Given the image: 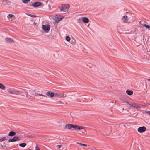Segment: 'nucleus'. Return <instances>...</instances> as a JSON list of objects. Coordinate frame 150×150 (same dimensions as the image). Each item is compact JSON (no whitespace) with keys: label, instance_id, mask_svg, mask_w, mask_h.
<instances>
[{"label":"nucleus","instance_id":"f257e3e1","mask_svg":"<svg viewBox=\"0 0 150 150\" xmlns=\"http://www.w3.org/2000/svg\"><path fill=\"white\" fill-rule=\"evenodd\" d=\"M70 6L69 4H62L61 5V8L59 7V8L61 11L66 12L67 11L69 8Z\"/></svg>","mask_w":150,"mask_h":150},{"label":"nucleus","instance_id":"f03ea898","mask_svg":"<svg viewBox=\"0 0 150 150\" xmlns=\"http://www.w3.org/2000/svg\"><path fill=\"white\" fill-rule=\"evenodd\" d=\"M42 28L45 32L47 33L48 32L50 29V26L48 25H43L42 26Z\"/></svg>","mask_w":150,"mask_h":150},{"label":"nucleus","instance_id":"7ed1b4c3","mask_svg":"<svg viewBox=\"0 0 150 150\" xmlns=\"http://www.w3.org/2000/svg\"><path fill=\"white\" fill-rule=\"evenodd\" d=\"M21 138L18 136H15L12 139H9L8 140V142H15L20 140Z\"/></svg>","mask_w":150,"mask_h":150},{"label":"nucleus","instance_id":"20e7f679","mask_svg":"<svg viewBox=\"0 0 150 150\" xmlns=\"http://www.w3.org/2000/svg\"><path fill=\"white\" fill-rule=\"evenodd\" d=\"M7 18L9 20L11 21H13L15 20L16 18L12 14H9L7 16Z\"/></svg>","mask_w":150,"mask_h":150},{"label":"nucleus","instance_id":"39448f33","mask_svg":"<svg viewBox=\"0 0 150 150\" xmlns=\"http://www.w3.org/2000/svg\"><path fill=\"white\" fill-rule=\"evenodd\" d=\"M146 130V128L145 126L140 127L137 129L138 131L141 133L144 132Z\"/></svg>","mask_w":150,"mask_h":150},{"label":"nucleus","instance_id":"423d86ee","mask_svg":"<svg viewBox=\"0 0 150 150\" xmlns=\"http://www.w3.org/2000/svg\"><path fill=\"white\" fill-rule=\"evenodd\" d=\"M75 126V125L73 124H66L65 126V128L69 129H71L73 128L74 129Z\"/></svg>","mask_w":150,"mask_h":150},{"label":"nucleus","instance_id":"0eeeda50","mask_svg":"<svg viewBox=\"0 0 150 150\" xmlns=\"http://www.w3.org/2000/svg\"><path fill=\"white\" fill-rule=\"evenodd\" d=\"M42 3L40 2H37L32 4V5L35 7H38L42 5Z\"/></svg>","mask_w":150,"mask_h":150},{"label":"nucleus","instance_id":"6e6552de","mask_svg":"<svg viewBox=\"0 0 150 150\" xmlns=\"http://www.w3.org/2000/svg\"><path fill=\"white\" fill-rule=\"evenodd\" d=\"M121 19L124 22H128V18L127 16H124L122 17Z\"/></svg>","mask_w":150,"mask_h":150},{"label":"nucleus","instance_id":"1a4fd4ad","mask_svg":"<svg viewBox=\"0 0 150 150\" xmlns=\"http://www.w3.org/2000/svg\"><path fill=\"white\" fill-rule=\"evenodd\" d=\"M47 96H49L50 97L52 98L54 96V93L51 91H49L46 93Z\"/></svg>","mask_w":150,"mask_h":150},{"label":"nucleus","instance_id":"9d476101","mask_svg":"<svg viewBox=\"0 0 150 150\" xmlns=\"http://www.w3.org/2000/svg\"><path fill=\"white\" fill-rule=\"evenodd\" d=\"M85 128V127L82 126H79L76 125H75L74 129H78L79 130H81Z\"/></svg>","mask_w":150,"mask_h":150},{"label":"nucleus","instance_id":"9b49d317","mask_svg":"<svg viewBox=\"0 0 150 150\" xmlns=\"http://www.w3.org/2000/svg\"><path fill=\"white\" fill-rule=\"evenodd\" d=\"M5 41L7 42L13 43L14 42L13 40L9 38H6L5 39Z\"/></svg>","mask_w":150,"mask_h":150},{"label":"nucleus","instance_id":"f8f14e48","mask_svg":"<svg viewBox=\"0 0 150 150\" xmlns=\"http://www.w3.org/2000/svg\"><path fill=\"white\" fill-rule=\"evenodd\" d=\"M35 95L37 97L40 96V97H39V98L40 99H43V97H46L45 95H43L41 94H35Z\"/></svg>","mask_w":150,"mask_h":150},{"label":"nucleus","instance_id":"ddd939ff","mask_svg":"<svg viewBox=\"0 0 150 150\" xmlns=\"http://www.w3.org/2000/svg\"><path fill=\"white\" fill-rule=\"evenodd\" d=\"M14 91V94L16 95H20L22 94V92L21 91L17 89L13 90Z\"/></svg>","mask_w":150,"mask_h":150},{"label":"nucleus","instance_id":"4468645a","mask_svg":"<svg viewBox=\"0 0 150 150\" xmlns=\"http://www.w3.org/2000/svg\"><path fill=\"white\" fill-rule=\"evenodd\" d=\"M126 93L129 95H131L133 94V92L132 90L128 89L126 91Z\"/></svg>","mask_w":150,"mask_h":150},{"label":"nucleus","instance_id":"2eb2a0df","mask_svg":"<svg viewBox=\"0 0 150 150\" xmlns=\"http://www.w3.org/2000/svg\"><path fill=\"white\" fill-rule=\"evenodd\" d=\"M82 21L84 23H88L89 21L88 19L86 17H83L82 18Z\"/></svg>","mask_w":150,"mask_h":150},{"label":"nucleus","instance_id":"dca6fc26","mask_svg":"<svg viewBox=\"0 0 150 150\" xmlns=\"http://www.w3.org/2000/svg\"><path fill=\"white\" fill-rule=\"evenodd\" d=\"M16 134V133L13 131H10L8 134V135L9 136H13Z\"/></svg>","mask_w":150,"mask_h":150},{"label":"nucleus","instance_id":"f3484780","mask_svg":"<svg viewBox=\"0 0 150 150\" xmlns=\"http://www.w3.org/2000/svg\"><path fill=\"white\" fill-rule=\"evenodd\" d=\"M133 107L136 108L137 110H139L141 108V107L140 106L137 105L135 103H134Z\"/></svg>","mask_w":150,"mask_h":150},{"label":"nucleus","instance_id":"a211bd4d","mask_svg":"<svg viewBox=\"0 0 150 150\" xmlns=\"http://www.w3.org/2000/svg\"><path fill=\"white\" fill-rule=\"evenodd\" d=\"M26 144L25 143H21L19 144V146L22 147H25L26 146Z\"/></svg>","mask_w":150,"mask_h":150},{"label":"nucleus","instance_id":"6ab92c4d","mask_svg":"<svg viewBox=\"0 0 150 150\" xmlns=\"http://www.w3.org/2000/svg\"><path fill=\"white\" fill-rule=\"evenodd\" d=\"M142 25L149 30H150V26L146 24H143Z\"/></svg>","mask_w":150,"mask_h":150},{"label":"nucleus","instance_id":"aec40b11","mask_svg":"<svg viewBox=\"0 0 150 150\" xmlns=\"http://www.w3.org/2000/svg\"><path fill=\"white\" fill-rule=\"evenodd\" d=\"M0 88L4 90L5 89V87L2 83H0Z\"/></svg>","mask_w":150,"mask_h":150},{"label":"nucleus","instance_id":"412c9836","mask_svg":"<svg viewBox=\"0 0 150 150\" xmlns=\"http://www.w3.org/2000/svg\"><path fill=\"white\" fill-rule=\"evenodd\" d=\"M76 143L79 144L80 146H81L86 147L87 146V145L85 144H82L81 143H79L78 142H77Z\"/></svg>","mask_w":150,"mask_h":150},{"label":"nucleus","instance_id":"4be33fe9","mask_svg":"<svg viewBox=\"0 0 150 150\" xmlns=\"http://www.w3.org/2000/svg\"><path fill=\"white\" fill-rule=\"evenodd\" d=\"M6 139V137H3L0 139V142H2Z\"/></svg>","mask_w":150,"mask_h":150},{"label":"nucleus","instance_id":"5701e85b","mask_svg":"<svg viewBox=\"0 0 150 150\" xmlns=\"http://www.w3.org/2000/svg\"><path fill=\"white\" fill-rule=\"evenodd\" d=\"M64 18V16H62V17L59 18V20H56V22L57 23H58L62 19Z\"/></svg>","mask_w":150,"mask_h":150},{"label":"nucleus","instance_id":"b1692460","mask_svg":"<svg viewBox=\"0 0 150 150\" xmlns=\"http://www.w3.org/2000/svg\"><path fill=\"white\" fill-rule=\"evenodd\" d=\"M70 37L69 36H67L66 37L65 39L67 41H69L70 40Z\"/></svg>","mask_w":150,"mask_h":150},{"label":"nucleus","instance_id":"393cba45","mask_svg":"<svg viewBox=\"0 0 150 150\" xmlns=\"http://www.w3.org/2000/svg\"><path fill=\"white\" fill-rule=\"evenodd\" d=\"M8 93L11 94H14V90H10L8 91Z\"/></svg>","mask_w":150,"mask_h":150},{"label":"nucleus","instance_id":"a878e982","mask_svg":"<svg viewBox=\"0 0 150 150\" xmlns=\"http://www.w3.org/2000/svg\"><path fill=\"white\" fill-rule=\"evenodd\" d=\"M121 100L122 101V102L124 103H127V101L124 98L121 99Z\"/></svg>","mask_w":150,"mask_h":150},{"label":"nucleus","instance_id":"bb28decb","mask_svg":"<svg viewBox=\"0 0 150 150\" xmlns=\"http://www.w3.org/2000/svg\"><path fill=\"white\" fill-rule=\"evenodd\" d=\"M27 14L28 16L32 17H37V16L35 15H33L30 14Z\"/></svg>","mask_w":150,"mask_h":150},{"label":"nucleus","instance_id":"cd10ccee","mask_svg":"<svg viewBox=\"0 0 150 150\" xmlns=\"http://www.w3.org/2000/svg\"><path fill=\"white\" fill-rule=\"evenodd\" d=\"M23 2L24 3H28L30 0H22Z\"/></svg>","mask_w":150,"mask_h":150},{"label":"nucleus","instance_id":"c85d7f7f","mask_svg":"<svg viewBox=\"0 0 150 150\" xmlns=\"http://www.w3.org/2000/svg\"><path fill=\"white\" fill-rule=\"evenodd\" d=\"M127 103L128 104V105L130 106V107H133L134 104V103L132 104H130L128 102H127Z\"/></svg>","mask_w":150,"mask_h":150},{"label":"nucleus","instance_id":"c756f323","mask_svg":"<svg viewBox=\"0 0 150 150\" xmlns=\"http://www.w3.org/2000/svg\"><path fill=\"white\" fill-rule=\"evenodd\" d=\"M7 3H11L10 1L8 0H4V1Z\"/></svg>","mask_w":150,"mask_h":150},{"label":"nucleus","instance_id":"7c9ffc66","mask_svg":"<svg viewBox=\"0 0 150 150\" xmlns=\"http://www.w3.org/2000/svg\"><path fill=\"white\" fill-rule=\"evenodd\" d=\"M57 148L59 149H60L62 147V146L60 145H57Z\"/></svg>","mask_w":150,"mask_h":150},{"label":"nucleus","instance_id":"2f4dec72","mask_svg":"<svg viewBox=\"0 0 150 150\" xmlns=\"http://www.w3.org/2000/svg\"><path fill=\"white\" fill-rule=\"evenodd\" d=\"M57 104H64V103L63 102H62L61 101H58L57 102Z\"/></svg>","mask_w":150,"mask_h":150},{"label":"nucleus","instance_id":"473e14b6","mask_svg":"<svg viewBox=\"0 0 150 150\" xmlns=\"http://www.w3.org/2000/svg\"><path fill=\"white\" fill-rule=\"evenodd\" d=\"M146 112L148 115H150V111H146Z\"/></svg>","mask_w":150,"mask_h":150},{"label":"nucleus","instance_id":"72a5a7b5","mask_svg":"<svg viewBox=\"0 0 150 150\" xmlns=\"http://www.w3.org/2000/svg\"><path fill=\"white\" fill-rule=\"evenodd\" d=\"M35 150H40V149L38 147L36 146L35 147Z\"/></svg>","mask_w":150,"mask_h":150},{"label":"nucleus","instance_id":"f704fd0d","mask_svg":"<svg viewBox=\"0 0 150 150\" xmlns=\"http://www.w3.org/2000/svg\"><path fill=\"white\" fill-rule=\"evenodd\" d=\"M148 80L150 81V78L148 79Z\"/></svg>","mask_w":150,"mask_h":150},{"label":"nucleus","instance_id":"c9c22d12","mask_svg":"<svg viewBox=\"0 0 150 150\" xmlns=\"http://www.w3.org/2000/svg\"><path fill=\"white\" fill-rule=\"evenodd\" d=\"M0 1H1L2 2H4V0H0Z\"/></svg>","mask_w":150,"mask_h":150},{"label":"nucleus","instance_id":"e433bc0d","mask_svg":"<svg viewBox=\"0 0 150 150\" xmlns=\"http://www.w3.org/2000/svg\"><path fill=\"white\" fill-rule=\"evenodd\" d=\"M56 20H59V18H58V19H57Z\"/></svg>","mask_w":150,"mask_h":150},{"label":"nucleus","instance_id":"4c0bfd02","mask_svg":"<svg viewBox=\"0 0 150 150\" xmlns=\"http://www.w3.org/2000/svg\"><path fill=\"white\" fill-rule=\"evenodd\" d=\"M29 150H31V149H29Z\"/></svg>","mask_w":150,"mask_h":150}]
</instances>
